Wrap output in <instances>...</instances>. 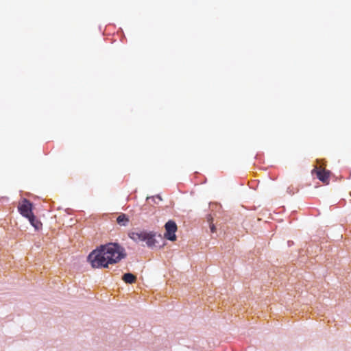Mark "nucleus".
Wrapping results in <instances>:
<instances>
[{
  "mask_svg": "<svg viewBox=\"0 0 351 351\" xmlns=\"http://www.w3.org/2000/svg\"><path fill=\"white\" fill-rule=\"evenodd\" d=\"M155 199H157L158 201H162V197L159 195L147 197V201L152 200V202H155Z\"/></svg>",
  "mask_w": 351,
  "mask_h": 351,
  "instance_id": "obj_11",
  "label": "nucleus"
},
{
  "mask_svg": "<svg viewBox=\"0 0 351 351\" xmlns=\"http://www.w3.org/2000/svg\"><path fill=\"white\" fill-rule=\"evenodd\" d=\"M147 232L145 231L132 232L129 234V237L134 241H144L146 240V237H147Z\"/></svg>",
  "mask_w": 351,
  "mask_h": 351,
  "instance_id": "obj_5",
  "label": "nucleus"
},
{
  "mask_svg": "<svg viewBox=\"0 0 351 351\" xmlns=\"http://www.w3.org/2000/svg\"><path fill=\"white\" fill-rule=\"evenodd\" d=\"M27 219H28L31 225L34 227L36 230H39L42 227L41 222L36 218L34 214L28 217Z\"/></svg>",
  "mask_w": 351,
  "mask_h": 351,
  "instance_id": "obj_6",
  "label": "nucleus"
},
{
  "mask_svg": "<svg viewBox=\"0 0 351 351\" xmlns=\"http://www.w3.org/2000/svg\"><path fill=\"white\" fill-rule=\"evenodd\" d=\"M312 174H315L323 184L328 185L330 183L331 172L329 170L322 167H315L312 170Z\"/></svg>",
  "mask_w": 351,
  "mask_h": 351,
  "instance_id": "obj_2",
  "label": "nucleus"
},
{
  "mask_svg": "<svg viewBox=\"0 0 351 351\" xmlns=\"http://www.w3.org/2000/svg\"><path fill=\"white\" fill-rule=\"evenodd\" d=\"M156 201H157V199H155V202H153L154 203H158V202H156Z\"/></svg>",
  "mask_w": 351,
  "mask_h": 351,
  "instance_id": "obj_12",
  "label": "nucleus"
},
{
  "mask_svg": "<svg viewBox=\"0 0 351 351\" xmlns=\"http://www.w3.org/2000/svg\"><path fill=\"white\" fill-rule=\"evenodd\" d=\"M129 218L127 217L125 214H121L117 218V222L119 225L121 226H126L129 223Z\"/></svg>",
  "mask_w": 351,
  "mask_h": 351,
  "instance_id": "obj_7",
  "label": "nucleus"
},
{
  "mask_svg": "<svg viewBox=\"0 0 351 351\" xmlns=\"http://www.w3.org/2000/svg\"><path fill=\"white\" fill-rule=\"evenodd\" d=\"M208 221L210 222V229L212 232H215L216 231V228L215 225L213 223V218L209 216L208 217Z\"/></svg>",
  "mask_w": 351,
  "mask_h": 351,
  "instance_id": "obj_10",
  "label": "nucleus"
},
{
  "mask_svg": "<svg viewBox=\"0 0 351 351\" xmlns=\"http://www.w3.org/2000/svg\"><path fill=\"white\" fill-rule=\"evenodd\" d=\"M32 204L27 199H23L18 206V210L20 214L25 218L34 214L32 213Z\"/></svg>",
  "mask_w": 351,
  "mask_h": 351,
  "instance_id": "obj_3",
  "label": "nucleus"
},
{
  "mask_svg": "<svg viewBox=\"0 0 351 351\" xmlns=\"http://www.w3.org/2000/svg\"><path fill=\"white\" fill-rule=\"evenodd\" d=\"M122 280L128 284H132L134 283L136 280V277L131 274V273H126L125 274L123 277Z\"/></svg>",
  "mask_w": 351,
  "mask_h": 351,
  "instance_id": "obj_8",
  "label": "nucleus"
},
{
  "mask_svg": "<svg viewBox=\"0 0 351 351\" xmlns=\"http://www.w3.org/2000/svg\"><path fill=\"white\" fill-rule=\"evenodd\" d=\"M147 237H146V244L148 247H153L155 245L156 240L154 239L155 234L152 232H147Z\"/></svg>",
  "mask_w": 351,
  "mask_h": 351,
  "instance_id": "obj_9",
  "label": "nucleus"
},
{
  "mask_svg": "<svg viewBox=\"0 0 351 351\" xmlns=\"http://www.w3.org/2000/svg\"><path fill=\"white\" fill-rule=\"evenodd\" d=\"M165 228L166 230L165 237L169 241H176V232L177 231L176 223L173 221L169 220L165 223Z\"/></svg>",
  "mask_w": 351,
  "mask_h": 351,
  "instance_id": "obj_4",
  "label": "nucleus"
},
{
  "mask_svg": "<svg viewBox=\"0 0 351 351\" xmlns=\"http://www.w3.org/2000/svg\"><path fill=\"white\" fill-rule=\"evenodd\" d=\"M126 256L125 249L117 243L101 245L88 256L93 268H107L109 265L119 263Z\"/></svg>",
  "mask_w": 351,
  "mask_h": 351,
  "instance_id": "obj_1",
  "label": "nucleus"
}]
</instances>
